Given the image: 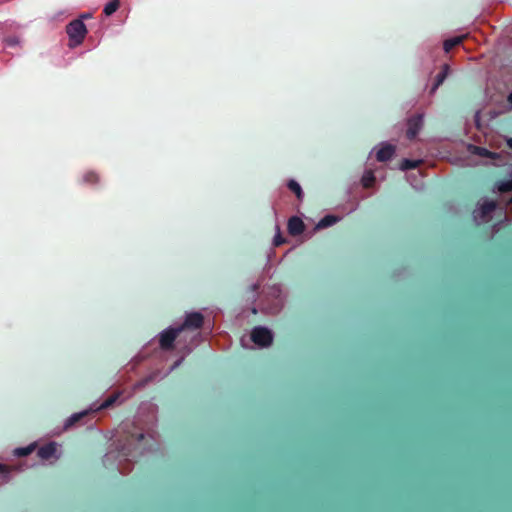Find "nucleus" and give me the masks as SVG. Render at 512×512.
Masks as SVG:
<instances>
[{
	"instance_id": "f257e3e1",
	"label": "nucleus",
	"mask_w": 512,
	"mask_h": 512,
	"mask_svg": "<svg viewBox=\"0 0 512 512\" xmlns=\"http://www.w3.org/2000/svg\"><path fill=\"white\" fill-rule=\"evenodd\" d=\"M179 327H169L163 330L158 337L159 346L164 351H171L174 349V342L181 333Z\"/></svg>"
},
{
	"instance_id": "f03ea898",
	"label": "nucleus",
	"mask_w": 512,
	"mask_h": 512,
	"mask_svg": "<svg viewBox=\"0 0 512 512\" xmlns=\"http://www.w3.org/2000/svg\"><path fill=\"white\" fill-rule=\"evenodd\" d=\"M66 32L69 35L70 40L74 41V43L76 45H79L83 42V40L87 34V29L81 19H76V20L71 21L66 26Z\"/></svg>"
},
{
	"instance_id": "7ed1b4c3",
	"label": "nucleus",
	"mask_w": 512,
	"mask_h": 512,
	"mask_svg": "<svg viewBox=\"0 0 512 512\" xmlns=\"http://www.w3.org/2000/svg\"><path fill=\"white\" fill-rule=\"evenodd\" d=\"M252 341L262 347L272 343L273 336L269 329L265 327H255L251 332Z\"/></svg>"
},
{
	"instance_id": "20e7f679",
	"label": "nucleus",
	"mask_w": 512,
	"mask_h": 512,
	"mask_svg": "<svg viewBox=\"0 0 512 512\" xmlns=\"http://www.w3.org/2000/svg\"><path fill=\"white\" fill-rule=\"evenodd\" d=\"M204 323V317L200 312H192L187 314L183 324L178 326L181 328V331L185 329L196 330L202 327Z\"/></svg>"
},
{
	"instance_id": "39448f33",
	"label": "nucleus",
	"mask_w": 512,
	"mask_h": 512,
	"mask_svg": "<svg viewBox=\"0 0 512 512\" xmlns=\"http://www.w3.org/2000/svg\"><path fill=\"white\" fill-rule=\"evenodd\" d=\"M422 126H423V115L417 114V115L412 116L408 120V128L406 131L407 138L409 140H413L418 135L420 130L422 129Z\"/></svg>"
},
{
	"instance_id": "423d86ee",
	"label": "nucleus",
	"mask_w": 512,
	"mask_h": 512,
	"mask_svg": "<svg viewBox=\"0 0 512 512\" xmlns=\"http://www.w3.org/2000/svg\"><path fill=\"white\" fill-rule=\"evenodd\" d=\"M287 229L290 235L298 236L303 233L305 224L301 218L293 216L288 220Z\"/></svg>"
},
{
	"instance_id": "0eeeda50",
	"label": "nucleus",
	"mask_w": 512,
	"mask_h": 512,
	"mask_svg": "<svg viewBox=\"0 0 512 512\" xmlns=\"http://www.w3.org/2000/svg\"><path fill=\"white\" fill-rule=\"evenodd\" d=\"M394 153L395 147L391 144H386L377 151L376 158L379 162H385L391 159Z\"/></svg>"
},
{
	"instance_id": "6e6552de",
	"label": "nucleus",
	"mask_w": 512,
	"mask_h": 512,
	"mask_svg": "<svg viewBox=\"0 0 512 512\" xmlns=\"http://www.w3.org/2000/svg\"><path fill=\"white\" fill-rule=\"evenodd\" d=\"M56 444L54 442L48 443L39 448L37 454L41 459L48 460L56 453Z\"/></svg>"
},
{
	"instance_id": "1a4fd4ad",
	"label": "nucleus",
	"mask_w": 512,
	"mask_h": 512,
	"mask_svg": "<svg viewBox=\"0 0 512 512\" xmlns=\"http://www.w3.org/2000/svg\"><path fill=\"white\" fill-rule=\"evenodd\" d=\"M448 65H444L442 67V70L437 74L436 76V79H435V83L433 85V87L431 88V93H434L438 87L444 82V80L446 79L447 75H448Z\"/></svg>"
},
{
	"instance_id": "9d476101",
	"label": "nucleus",
	"mask_w": 512,
	"mask_h": 512,
	"mask_svg": "<svg viewBox=\"0 0 512 512\" xmlns=\"http://www.w3.org/2000/svg\"><path fill=\"white\" fill-rule=\"evenodd\" d=\"M464 36H457L444 41L443 48L445 52H450L454 47L463 42Z\"/></svg>"
},
{
	"instance_id": "9b49d317",
	"label": "nucleus",
	"mask_w": 512,
	"mask_h": 512,
	"mask_svg": "<svg viewBox=\"0 0 512 512\" xmlns=\"http://www.w3.org/2000/svg\"><path fill=\"white\" fill-rule=\"evenodd\" d=\"M421 163H422V160L403 159L400 164V169L403 171L415 169L418 166H420Z\"/></svg>"
},
{
	"instance_id": "f8f14e48",
	"label": "nucleus",
	"mask_w": 512,
	"mask_h": 512,
	"mask_svg": "<svg viewBox=\"0 0 512 512\" xmlns=\"http://www.w3.org/2000/svg\"><path fill=\"white\" fill-rule=\"evenodd\" d=\"M119 5H120V1L119 0H110L104 7V14L106 16H110L112 15L114 12L117 11V9L119 8Z\"/></svg>"
},
{
	"instance_id": "ddd939ff",
	"label": "nucleus",
	"mask_w": 512,
	"mask_h": 512,
	"mask_svg": "<svg viewBox=\"0 0 512 512\" xmlns=\"http://www.w3.org/2000/svg\"><path fill=\"white\" fill-rule=\"evenodd\" d=\"M496 209V202L495 201H485L481 205V214L482 216H488L490 213H492Z\"/></svg>"
},
{
	"instance_id": "4468645a",
	"label": "nucleus",
	"mask_w": 512,
	"mask_h": 512,
	"mask_svg": "<svg viewBox=\"0 0 512 512\" xmlns=\"http://www.w3.org/2000/svg\"><path fill=\"white\" fill-rule=\"evenodd\" d=\"M337 220H338L337 217H335L333 215H326L319 221L318 227L319 228H327V227L335 224L337 222Z\"/></svg>"
},
{
	"instance_id": "2eb2a0df",
	"label": "nucleus",
	"mask_w": 512,
	"mask_h": 512,
	"mask_svg": "<svg viewBox=\"0 0 512 512\" xmlns=\"http://www.w3.org/2000/svg\"><path fill=\"white\" fill-rule=\"evenodd\" d=\"M287 186H288V188H289L293 193H295V194H296V196H297V198H298L299 200H301V199H302V197H303V191H302V189H301V187H300V185H299V183H298V182H296L295 180H290V181L288 182V185H287Z\"/></svg>"
},
{
	"instance_id": "dca6fc26",
	"label": "nucleus",
	"mask_w": 512,
	"mask_h": 512,
	"mask_svg": "<svg viewBox=\"0 0 512 512\" xmlns=\"http://www.w3.org/2000/svg\"><path fill=\"white\" fill-rule=\"evenodd\" d=\"M99 181V176L94 171H87L83 175V182L87 184H96Z\"/></svg>"
},
{
	"instance_id": "f3484780",
	"label": "nucleus",
	"mask_w": 512,
	"mask_h": 512,
	"mask_svg": "<svg viewBox=\"0 0 512 512\" xmlns=\"http://www.w3.org/2000/svg\"><path fill=\"white\" fill-rule=\"evenodd\" d=\"M497 189L504 192H512V179L501 180L497 183Z\"/></svg>"
},
{
	"instance_id": "a211bd4d",
	"label": "nucleus",
	"mask_w": 512,
	"mask_h": 512,
	"mask_svg": "<svg viewBox=\"0 0 512 512\" xmlns=\"http://www.w3.org/2000/svg\"><path fill=\"white\" fill-rule=\"evenodd\" d=\"M119 395L118 394H113L111 396H109L107 399H105L102 404L100 405V409H106V408H109L110 406H112L116 400L118 399Z\"/></svg>"
},
{
	"instance_id": "6ab92c4d",
	"label": "nucleus",
	"mask_w": 512,
	"mask_h": 512,
	"mask_svg": "<svg viewBox=\"0 0 512 512\" xmlns=\"http://www.w3.org/2000/svg\"><path fill=\"white\" fill-rule=\"evenodd\" d=\"M34 450V446H27L15 449V455L19 457L27 456Z\"/></svg>"
},
{
	"instance_id": "aec40b11",
	"label": "nucleus",
	"mask_w": 512,
	"mask_h": 512,
	"mask_svg": "<svg viewBox=\"0 0 512 512\" xmlns=\"http://www.w3.org/2000/svg\"><path fill=\"white\" fill-rule=\"evenodd\" d=\"M375 181V178L372 174H370L368 177L363 178V185L364 187H370L372 186L373 182Z\"/></svg>"
},
{
	"instance_id": "412c9836",
	"label": "nucleus",
	"mask_w": 512,
	"mask_h": 512,
	"mask_svg": "<svg viewBox=\"0 0 512 512\" xmlns=\"http://www.w3.org/2000/svg\"><path fill=\"white\" fill-rule=\"evenodd\" d=\"M83 414H74L68 419L67 425H73L82 418Z\"/></svg>"
},
{
	"instance_id": "4be33fe9",
	"label": "nucleus",
	"mask_w": 512,
	"mask_h": 512,
	"mask_svg": "<svg viewBox=\"0 0 512 512\" xmlns=\"http://www.w3.org/2000/svg\"><path fill=\"white\" fill-rule=\"evenodd\" d=\"M283 243H285V239L281 236L280 233H278L275 238H274V245L275 246H280L282 245Z\"/></svg>"
},
{
	"instance_id": "5701e85b",
	"label": "nucleus",
	"mask_w": 512,
	"mask_h": 512,
	"mask_svg": "<svg viewBox=\"0 0 512 512\" xmlns=\"http://www.w3.org/2000/svg\"><path fill=\"white\" fill-rule=\"evenodd\" d=\"M475 149H476V150H478V153H479L480 155H486V154H488V150H487V149H485V148L475 147Z\"/></svg>"
},
{
	"instance_id": "b1692460",
	"label": "nucleus",
	"mask_w": 512,
	"mask_h": 512,
	"mask_svg": "<svg viewBox=\"0 0 512 512\" xmlns=\"http://www.w3.org/2000/svg\"><path fill=\"white\" fill-rule=\"evenodd\" d=\"M9 45H16L18 43V40L15 38H11L7 40Z\"/></svg>"
},
{
	"instance_id": "393cba45",
	"label": "nucleus",
	"mask_w": 512,
	"mask_h": 512,
	"mask_svg": "<svg viewBox=\"0 0 512 512\" xmlns=\"http://www.w3.org/2000/svg\"><path fill=\"white\" fill-rule=\"evenodd\" d=\"M143 439H144V434L143 433L137 434V436H136L137 442H141Z\"/></svg>"
},
{
	"instance_id": "a878e982",
	"label": "nucleus",
	"mask_w": 512,
	"mask_h": 512,
	"mask_svg": "<svg viewBox=\"0 0 512 512\" xmlns=\"http://www.w3.org/2000/svg\"><path fill=\"white\" fill-rule=\"evenodd\" d=\"M6 466L0 463V473L6 472Z\"/></svg>"
},
{
	"instance_id": "bb28decb",
	"label": "nucleus",
	"mask_w": 512,
	"mask_h": 512,
	"mask_svg": "<svg viewBox=\"0 0 512 512\" xmlns=\"http://www.w3.org/2000/svg\"><path fill=\"white\" fill-rule=\"evenodd\" d=\"M507 144H508V146L512 149V138H509V139L507 140Z\"/></svg>"
},
{
	"instance_id": "cd10ccee",
	"label": "nucleus",
	"mask_w": 512,
	"mask_h": 512,
	"mask_svg": "<svg viewBox=\"0 0 512 512\" xmlns=\"http://www.w3.org/2000/svg\"><path fill=\"white\" fill-rule=\"evenodd\" d=\"M5 0H0V3H3Z\"/></svg>"
}]
</instances>
